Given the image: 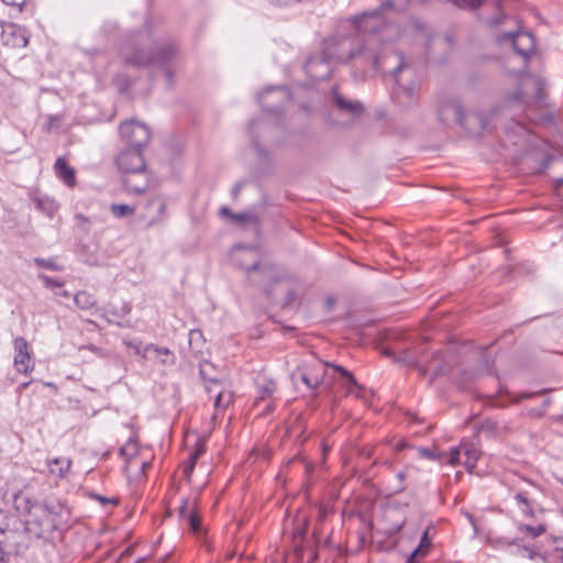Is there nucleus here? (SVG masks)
Returning a JSON list of instances; mask_svg holds the SVG:
<instances>
[{
    "label": "nucleus",
    "instance_id": "1",
    "mask_svg": "<svg viewBox=\"0 0 563 563\" xmlns=\"http://www.w3.org/2000/svg\"><path fill=\"white\" fill-rule=\"evenodd\" d=\"M506 542L512 549L511 554L530 560L540 559L543 563H549L553 552L563 550V538L548 537L544 522L518 525L516 537Z\"/></svg>",
    "mask_w": 563,
    "mask_h": 563
},
{
    "label": "nucleus",
    "instance_id": "2",
    "mask_svg": "<svg viewBox=\"0 0 563 563\" xmlns=\"http://www.w3.org/2000/svg\"><path fill=\"white\" fill-rule=\"evenodd\" d=\"M240 255H235L238 265L247 273L250 283L261 287L269 297L278 284L290 282V276L280 267L271 263L257 261V250L252 246L239 245Z\"/></svg>",
    "mask_w": 563,
    "mask_h": 563
},
{
    "label": "nucleus",
    "instance_id": "3",
    "mask_svg": "<svg viewBox=\"0 0 563 563\" xmlns=\"http://www.w3.org/2000/svg\"><path fill=\"white\" fill-rule=\"evenodd\" d=\"M143 44L144 34L139 32L122 45L120 56L124 65L135 68L165 65L178 54V48L174 43L156 44L152 48H145Z\"/></svg>",
    "mask_w": 563,
    "mask_h": 563
},
{
    "label": "nucleus",
    "instance_id": "4",
    "mask_svg": "<svg viewBox=\"0 0 563 563\" xmlns=\"http://www.w3.org/2000/svg\"><path fill=\"white\" fill-rule=\"evenodd\" d=\"M32 531L29 522L16 515H5L0 521L1 554H19L25 551L31 542Z\"/></svg>",
    "mask_w": 563,
    "mask_h": 563
},
{
    "label": "nucleus",
    "instance_id": "5",
    "mask_svg": "<svg viewBox=\"0 0 563 563\" xmlns=\"http://www.w3.org/2000/svg\"><path fill=\"white\" fill-rule=\"evenodd\" d=\"M439 120L446 124L462 126L471 134L479 135L487 128V120L482 111L465 112L457 100H445L438 108Z\"/></svg>",
    "mask_w": 563,
    "mask_h": 563
},
{
    "label": "nucleus",
    "instance_id": "6",
    "mask_svg": "<svg viewBox=\"0 0 563 563\" xmlns=\"http://www.w3.org/2000/svg\"><path fill=\"white\" fill-rule=\"evenodd\" d=\"M377 37L375 35L368 36L364 43H357L346 54H338L336 59L342 63L357 60L361 66L372 67L378 70L380 67L383 56L376 49Z\"/></svg>",
    "mask_w": 563,
    "mask_h": 563
},
{
    "label": "nucleus",
    "instance_id": "7",
    "mask_svg": "<svg viewBox=\"0 0 563 563\" xmlns=\"http://www.w3.org/2000/svg\"><path fill=\"white\" fill-rule=\"evenodd\" d=\"M120 135L126 143V146L142 150L151 140V131L147 125L136 120H129L120 125Z\"/></svg>",
    "mask_w": 563,
    "mask_h": 563
},
{
    "label": "nucleus",
    "instance_id": "8",
    "mask_svg": "<svg viewBox=\"0 0 563 563\" xmlns=\"http://www.w3.org/2000/svg\"><path fill=\"white\" fill-rule=\"evenodd\" d=\"M328 365V363L318 362L303 369L298 368L291 374V378L295 383L298 379L303 383L312 391L311 395L316 397L318 395L317 389L324 384Z\"/></svg>",
    "mask_w": 563,
    "mask_h": 563
},
{
    "label": "nucleus",
    "instance_id": "9",
    "mask_svg": "<svg viewBox=\"0 0 563 563\" xmlns=\"http://www.w3.org/2000/svg\"><path fill=\"white\" fill-rule=\"evenodd\" d=\"M290 99V92L285 86H271L258 95L262 109L268 113L279 112Z\"/></svg>",
    "mask_w": 563,
    "mask_h": 563
},
{
    "label": "nucleus",
    "instance_id": "10",
    "mask_svg": "<svg viewBox=\"0 0 563 563\" xmlns=\"http://www.w3.org/2000/svg\"><path fill=\"white\" fill-rule=\"evenodd\" d=\"M115 164L120 172L132 175H140L145 170V161L142 150L126 146L121 150L115 158Z\"/></svg>",
    "mask_w": 563,
    "mask_h": 563
},
{
    "label": "nucleus",
    "instance_id": "11",
    "mask_svg": "<svg viewBox=\"0 0 563 563\" xmlns=\"http://www.w3.org/2000/svg\"><path fill=\"white\" fill-rule=\"evenodd\" d=\"M531 84L534 89V95L532 97L525 95L522 91H517L512 97L515 101L522 102L527 106H534L537 108H542L547 106V92L545 89L548 87L547 80L541 76L531 77Z\"/></svg>",
    "mask_w": 563,
    "mask_h": 563
},
{
    "label": "nucleus",
    "instance_id": "12",
    "mask_svg": "<svg viewBox=\"0 0 563 563\" xmlns=\"http://www.w3.org/2000/svg\"><path fill=\"white\" fill-rule=\"evenodd\" d=\"M498 42L509 41L517 53L527 57L534 51V40L531 33L509 31L497 36Z\"/></svg>",
    "mask_w": 563,
    "mask_h": 563
},
{
    "label": "nucleus",
    "instance_id": "13",
    "mask_svg": "<svg viewBox=\"0 0 563 563\" xmlns=\"http://www.w3.org/2000/svg\"><path fill=\"white\" fill-rule=\"evenodd\" d=\"M528 488H516L514 499L517 505L521 507V512L525 517H534L533 506L537 504L536 493L539 492V487L532 482H527Z\"/></svg>",
    "mask_w": 563,
    "mask_h": 563
},
{
    "label": "nucleus",
    "instance_id": "14",
    "mask_svg": "<svg viewBox=\"0 0 563 563\" xmlns=\"http://www.w3.org/2000/svg\"><path fill=\"white\" fill-rule=\"evenodd\" d=\"M332 102L341 114L351 119L360 117L364 112V106L357 100H350L341 95L336 87L332 88Z\"/></svg>",
    "mask_w": 563,
    "mask_h": 563
},
{
    "label": "nucleus",
    "instance_id": "15",
    "mask_svg": "<svg viewBox=\"0 0 563 563\" xmlns=\"http://www.w3.org/2000/svg\"><path fill=\"white\" fill-rule=\"evenodd\" d=\"M395 57L398 59V65L393 70V78L396 86V91L398 95L405 96L407 99L411 100L416 97L418 92V85L416 81L410 80L408 84H401L399 79V74L407 68V63L404 60V57L399 54H396Z\"/></svg>",
    "mask_w": 563,
    "mask_h": 563
},
{
    "label": "nucleus",
    "instance_id": "16",
    "mask_svg": "<svg viewBox=\"0 0 563 563\" xmlns=\"http://www.w3.org/2000/svg\"><path fill=\"white\" fill-rule=\"evenodd\" d=\"M256 388L258 394L256 398V404L258 405L260 401L269 400L265 407L264 412L269 413L274 411L275 405L273 395L276 390V383L266 376H258L256 378Z\"/></svg>",
    "mask_w": 563,
    "mask_h": 563
},
{
    "label": "nucleus",
    "instance_id": "17",
    "mask_svg": "<svg viewBox=\"0 0 563 563\" xmlns=\"http://www.w3.org/2000/svg\"><path fill=\"white\" fill-rule=\"evenodd\" d=\"M303 69L312 79L323 80L330 75L328 62L322 55H314L308 57L303 65Z\"/></svg>",
    "mask_w": 563,
    "mask_h": 563
},
{
    "label": "nucleus",
    "instance_id": "18",
    "mask_svg": "<svg viewBox=\"0 0 563 563\" xmlns=\"http://www.w3.org/2000/svg\"><path fill=\"white\" fill-rule=\"evenodd\" d=\"M1 41L9 47H25L27 45L25 31L16 24L2 26Z\"/></svg>",
    "mask_w": 563,
    "mask_h": 563
},
{
    "label": "nucleus",
    "instance_id": "19",
    "mask_svg": "<svg viewBox=\"0 0 563 563\" xmlns=\"http://www.w3.org/2000/svg\"><path fill=\"white\" fill-rule=\"evenodd\" d=\"M195 503L196 500L191 503L189 499H184L179 507V516L181 519L186 520L192 533L201 534L203 529L200 518L195 510Z\"/></svg>",
    "mask_w": 563,
    "mask_h": 563
},
{
    "label": "nucleus",
    "instance_id": "20",
    "mask_svg": "<svg viewBox=\"0 0 563 563\" xmlns=\"http://www.w3.org/2000/svg\"><path fill=\"white\" fill-rule=\"evenodd\" d=\"M14 345V366L20 373H27L31 364V356L29 353V344L26 340L19 336L13 342Z\"/></svg>",
    "mask_w": 563,
    "mask_h": 563
},
{
    "label": "nucleus",
    "instance_id": "21",
    "mask_svg": "<svg viewBox=\"0 0 563 563\" xmlns=\"http://www.w3.org/2000/svg\"><path fill=\"white\" fill-rule=\"evenodd\" d=\"M123 186L129 192L141 195L145 192L148 187V178L146 176V169L141 172L140 175L128 174L123 179Z\"/></svg>",
    "mask_w": 563,
    "mask_h": 563
},
{
    "label": "nucleus",
    "instance_id": "22",
    "mask_svg": "<svg viewBox=\"0 0 563 563\" xmlns=\"http://www.w3.org/2000/svg\"><path fill=\"white\" fill-rule=\"evenodd\" d=\"M331 366L334 371L339 372L343 376V378H345V380H346L345 387H346L347 394L355 395L356 397H358L361 399L367 400L364 387L356 382L354 375L350 371L345 369L344 367H342L340 365H331Z\"/></svg>",
    "mask_w": 563,
    "mask_h": 563
},
{
    "label": "nucleus",
    "instance_id": "23",
    "mask_svg": "<svg viewBox=\"0 0 563 563\" xmlns=\"http://www.w3.org/2000/svg\"><path fill=\"white\" fill-rule=\"evenodd\" d=\"M461 451L465 455L464 466L468 472H472L476 466V462L481 455V451L473 442H463Z\"/></svg>",
    "mask_w": 563,
    "mask_h": 563
},
{
    "label": "nucleus",
    "instance_id": "24",
    "mask_svg": "<svg viewBox=\"0 0 563 563\" xmlns=\"http://www.w3.org/2000/svg\"><path fill=\"white\" fill-rule=\"evenodd\" d=\"M32 199L35 203L36 209L49 218L54 216L58 208L55 200L46 195L34 194Z\"/></svg>",
    "mask_w": 563,
    "mask_h": 563
},
{
    "label": "nucleus",
    "instance_id": "25",
    "mask_svg": "<svg viewBox=\"0 0 563 563\" xmlns=\"http://www.w3.org/2000/svg\"><path fill=\"white\" fill-rule=\"evenodd\" d=\"M54 169L59 179L66 185L74 186L75 184V169L69 167L64 157H58L54 164Z\"/></svg>",
    "mask_w": 563,
    "mask_h": 563
},
{
    "label": "nucleus",
    "instance_id": "26",
    "mask_svg": "<svg viewBox=\"0 0 563 563\" xmlns=\"http://www.w3.org/2000/svg\"><path fill=\"white\" fill-rule=\"evenodd\" d=\"M206 446L201 441L196 442V449L190 453L188 460L184 462L183 473L187 481H190V476L194 472L198 459L205 453Z\"/></svg>",
    "mask_w": 563,
    "mask_h": 563
},
{
    "label": "nucleus",
    "instance_id": "27",
    "mask_svg": "<svg viewBox=\"0 0 563 563\" xmlns=\"http://www.w3.org/2000/svg\"><path fill=\"white\" fill-rule=\"evenodd\" d=\"M380 23V15L376 11L369 14H364L357 19L358 27L365 32L369 31L371 33H376L378 31L377 25Z\"/></svg>",
    "mask_w": 563,
    "mask_h": 563
},
{
    "label": "nucleus",
    "instance_id": "28",
    "mask_svg": "<svg viewBox=\"0 0 563 563\" xmlns=\"http://www.w3.org/2000/svg\"><path fill=\"white\" fill-rule=\"evenodd\" d=\"M70 465V460L66 457H55L53 460L47 461L49 473L56 475L59 478H63L66 475Z\"/></svg>",
    "mask_w": 563,
    "mask_h": 563
},
{
    "label": "nucleus",
    "instance_id": "29",
    "mask_svg": "<svg viewBox=\"0 0 563 563\" xmlns=\"http://www.w3.org/2000/svg\"><path fill=\"white\" fill-rule=\"evenodd\" d=\"M267 128H268V123L264 119H262V120H252L250 122V131L252 133L253 143H254V146L256 147L257 152L261 155H264L265 151H264V148L261 145L260 134H258L257 130L266 131Z\"/></svg>",
    "mask_w": 563,
    "mask_h": 563
},
{
    "label": "nucleus",
    "instance_id": "30",
    "mask_svg": "<svg viewBox=\"0 0 563 563\" xmlns=\"http://www.w3.org/2000/svg\"><path fill=\"white\" fill-rule=\"evenodd\" d=\"M153 351L157 357H159V362L163 365L174 364L175 357L173 353L167 347L156 346L154 344H148L144 347V353Z\"/></svg>",
    "mask_w": 563,
    "mask_h": 563
},
{
    "label": "nucleus",
    "instance_id": "31",
    "mask_svg": "<svg viewBox=\"0 0 563 563\" xmlns=\"http://www.w3.org/2000/svg\"><path fill=\"white\" fill-rule=\"evenodd\" d=\"M188 343L195 354L202 352L205 340L200 330H190L188 333Z\"/></svg>",
    "mask_w": 563,
    "mask_h": 563
},
{
    "label": "nucleus",
    "instance_id": "32",
    "mask_svg": "<svg viewBox=\"0 0 563 563\" xmlns=\"http://www.w3.org/2000/svg\"><path fill=\"white\" fill-rule=\"evenodd\" d=\"M75 305L79 309L88 310L96 305L95 297L87 291H79L74 297Z\"/></svg>",
    "mask_w": 563,
    "mask_h": 563
},
{
    "label": "nucleus",
    "instance_id": "33",
    "mask_svg": "<svg viewBox=\"0 0 563 563\" xmlns=\"http://www.w3.org/2000/svg\"><path fill=\"white\" fill-rule=\"evenodd\" d=\"M233 401V394L231 390L228 389H221L218 391L216 399H214V408L217 410L225 409L229 407Z\"/></svg>",
    "mask_w": 563,
    "mask_h": 563
},
{
    "label": "nucleus",
    "instance_id": "34",
    "mask_svg": "<svg viewBox=\"0 0 563 563\" xmlns=\"http://www.w3.org/2000/svg\"><path fill=\"white\" fill-rule=\"evenodd\" d=\"M110 209L115 218H124L134 213V208L129 205L113 203Z\"/></svg>",
    "mask_w": 563,
    "mask_h": 563
},
{
    "label": "nucleus",
    "instance_id": "35",
    "mask_svg": "<svg viewBox=\"0 0 563 563\" xmlns=\"http://www.w3.org/2000/svg\"><path fill=\"white\" fill-rule=\"evenodd\" d=\"M409 1L410 0H384L382 2V8L404 11L408 7Z\"/></svg>",
    "mask_w": 563,
    "mask_h": 563
},
{
    "label": "nucleus",
    "instance_id": "36",
    "mask_svg": "<svg viewBox=\"0 0 563 563\" xmlns=\"http://www.w3.org/2000/svg\"><path fill=\"white\" fill-rule=\"evenodd\" d=\"M137 453L136 442L130 439L121 449L120 454L125 459H132Z\"/></svg>",
    "mask_w": 563,
    "mask_h": 563
},
{
    "label": "nucleus",
    "instance_id": "37",
    "mask_svg": "<svg viewBox=\"0 0 563 563\" xmlns=\"http://www.w3.org/2000/svg\"><path fill=\"white\" fill-rule=\"evenodd\" d=\"M113 81L121 92L128 91L132 85V80L123 74H118Z\"/></svg>",
    "mask_w": 563,
    "mask_h": 563
},
{
    "label": "nucleus",
    "instance_id": "38",
    "mask_svg": "<svg viewBox=\"0 0 563 563\" xmlns=\"http://www.w3.org/2000/svg\"><path fill=\"white\" fill-rule=\"evenodd\" d=\"M169 63L170 62H167L165 65H156L155 67H158V68H162L163 70V76L166 80V85L167 87H172L173 84H174V78H175V71L174 69L169 66Z\"/></svg>",
    "mask_w": 563,
    "mask_h": 563
},
{
    "label": "nucleus",
    "instance_id": "39",
    "mask_svg": "<svg viewBox=\"0 0 563 563\" xmlns=\"http://www.w3.org/2000/svg\"><path fill=\"white\" fill-rule=\"evenodd\" d=\"M452 2L461 9H477L484 3V0H452Z\"/></svg>",
    "mask_w": 563,
    "mask_h": 563
},
{
    "label": "nucleus",
    "instance_id": "40",
    "mask_svg": "<svg viewBox=\"0 0 563 563\" xmlns=\"http://www.w3.org/2000/svg\"><path fill=\"white\" fill-rule=\"evenodd\" d=\"M34 262L38 267L47 268V269L54 271V272L62 271V267L59 265H57L53 260H45V258L36 257L34 260Z\"/></svg>",
    "mask_w": 563,
    "mask_h": 563
},
{
    "label": "nucleus",
    "instance_id": "41",
    "mask_svg": "<svg viewBox=\"0 0 563 563\" xmlns=\"http://www.w3.org/2000/svg\"><path fill=\"white\" fill-rule=\"evenodd\" d=\"M38 278L44 283L46 288H55V287H63V283L59 280H56L47 275L40 274Z\"/></svg>",
    "mask_w": 563,
    "mask_h": 563
},
{
    "label": "nucleus",
    "instance_id": "42",
    "mask_svg": "<svg viewBox=\"0 0 563 563\" xmlns=\"http://www.w3.org/2000/svg\"><path fill=\"white\" fill-rule=\"evenodd\" d=\"M506 540H512V538H505V537L495 538V539H490L489 542L492 543V545L494 548H507L509 550V552L511 553L512 549L509 547V544L506 542Z\"/></svg>",
    "mask_w": 563,
    "mask_h": 563
},
{
    "label": "nucleus",
    "instance_id": "43",
    "mask_svg": "<svg viewBox=\"0 0 563 563\" xmlns=\"http://www.w3.org/2000/svg\"><path fill=\"white\" fill-rule=\"evenodd\" d=\"M418 452L422 457H426V459H429L432 461H438L440 459L439 455L429 448H419Z\"/></svg>",
    "mask_w": 563,
    "mask_h": 563
},
{
    "label": "nucleus",
    "instance_id": "44",
    "mask_svg": "<svg viewBox=\"0 0 563 563\" xmlns=\"http://www.w3.org/2000/svg\"><path fill=\"white\" fill-rule=\"evenodd\" d=\"M462 451H461V446L459 448H452L451 451H450V459H449V463L451 465H456L460 461V455H461Z\"/></svg>",
    "mask_w": 563,
    "mask_h": 563
},
{
    "label": "nucleus",
    "instance_id": "45",
    "mask_svg": "<svg viewBox=\"0 0 563 563\" xmlns=\"http://www.w3.org/2000/svg\"><path fill=\"white\" fill-rule=\"evenodd\" d=\"M297 299H298L297 291L294 290V289H289L287 291L286 297H285V305L286 306H291V305H294L297 301Z\"/></svg>",
    "mask_w": 563,
    "mask_h": 563
},
{
    "label": "nucleus",
    "instance_id": "46",
    "mask_svg": "<svg viewBox=\"0 0 563 563\" xmlns=\"http://www.w3.org/2000/svg\"><path fill=\"white\" fill-rule=\"evenodd\" d=\"M244 185H245V181L241 180V181H238L233 186L232 191H231V196H232L233 200H236L239 198V195H240L242 188L244 187Z\"/></svg>",
    "mask_w": 563,
    "mask_h": 563
},
{
    "label": "nucleus",
    "instance_id": "47",
    "mask_svg": "<svg viewBox=\"0 0 563 563\" xmlns=\"http://www.w3.org/2000/svg\"><path fill=\"white\" fill-rule=\"evenodd\" d=\"M430 545H431V540L428 536V531H424L420 538V542H419L418 547H420L421 549L423 548V549L428 550L430 548Z\"/></svg>",
    "mask_w": 563,
    "mask_h": 563
},
{
    "label": "nucleus",
    "instance_id": "48",
    "mask_svg": "<svg viewBox=\"0 0 563 563\" xmlns=\"http://www.w3.org/2000/svg\"><path fill=\"white\" fill-rule=\"evenodd\" d=\"M231 219L234 220V221L241 222V221L253 219V216L251 213H245V212H241V213H233L232 212Z\"/></svg>",
    "mask_w": 563,
    "mask_h": 563
},
{
    "label": "nucleus",
    "instance_id": "49",
    "mask_svg": "<svg viewBox=\"0 0 563 563\" xmlns=\"http://www.w3.org/2000/svg\"><path fill=\"white\" fill-rule=\"evenodd\" d=\"M406 362H407V365H408V366L417 367V368H419V371H420V373H421L422 375H427V373H428L429 368H426L424 366H421V365H420V362H421V361L408 360V361H406Z\"/></svg>",
    "mask_w": 563,
    "mask_h": 563
},
{
    "label": "nucleus",
    "instance_id": "50",
    "mask_svg": "<svg viewBox=\"0 0 563 563\" xmlns=\"http://www.w3.org/2000/svg\"><path fill=\"white\" fill-rule=\"evenodd\" d=\"M411 553H412V556H417V559H420V558H423L427 555L428 550L417 547Z\"/></svg>",
    "mask_w": 563,
    "mask_h": 563
},
{
    "label": "nucleus",
    "instance_id": "51",
    "mask_svg": "<svg viewBox=\"0 0 563 563\" xmlns=\"http://www.w3.org/2000/svg\"><path fill=\"white\" fill-rule=\"evenodd\" d=\"M200 374L207 383L219 384L220 379L208 377L203 367L200 368Z\"/></svg>",
    "mask_w": 563,
    "mask_h": 563
},
{
    "label": "nucleus",
    "instance_id": "52",
    "mask_svg": "<svg viewBox=\"0 0 563 563\" xmlns=\"http://www.w3.org/2000/svg\"><path fill=\"white\" fill-rule=\"evenodd\" d=\"M406 477H407V472L406 471H401V472H399L397 474V478H398V481L401 484L399 490H404L405 489L404 482L406 481Z\"/></svg>",
    "mask_w": 563,
    "mask_h": 563
},
{
    "label": "nucleus",
    "instance_id": "53",
    "mask_svg": "<svg viewBox=\"0 0 563 563\" xmlns=\"http://www.w3.org/2000/svg\"><path fill=\"white\" fill-rule=\"evenodd\" d=\"M5 4L11 7H22L25 0H2Z\"/></svg>",
    "mask_w": 563,
    "mask_h": 563
},
{
    "label": "nucleus",
    "instance_id": "54",
    "mask_svg": "<svg viewBox=\"0 0 563 563\" xmlns=\"http://www.w3.org/2000/svg\"><path fill=\"white\" fill-rule=\"evenodd\" d=\"M505 18H506V16H505L504 14H500V15H498V16H496V18H494V19H492L489 23H490V25H493V26H497V25H499V24L503 22V20H504Z\"/></svg>",
    "mask_w": 563,
    "mask_h": 563
},
{
    "label": "nucleus",
    "instance_id": "55",
    "mask_svg": "<svg viewBox=\"0 0 563 563\" xmlns=\"http://www.w3.org/2000/svg\"><path fill=\"white\" fill-rule=\"evenodd\" d=\"M103 27L107 29L108 33H110L111 31L115 30L117 23L112 21H107Z\"/></svg>",
    "mask_w": 563,
    "mask_h": 563
},
{
    "label": "nucleus",
    "instance_id": "56",
    "mask_svg": "<svg viewBox=\"0 0 563 563\" xmlns=\"http://www.w3.org/2000/svg\"><path fill=\"white\" fill-rule=\"evenodd\" d=\"M95 498L97 500H99L102 505L114 504V501L108 499L107 497L100 496V495H95Z\"/></svg>",
    "mask_w": 563,
    "mask_h": 563
},
{
    "label": "nucleus",
    "instance_id": "57",
    "mask_svg": "<svg viewBox=\"0 0 563 563\" xmlns=\"http://www.w3.org/2000/svg\"><path fill=\"white\" fill-rule=\"evenodd\" d=\"M548 391H550V389H541L538 393H527V394L522 395V398H530V397H532L534 395H543V394H547Z\"/></svg>",
    "mask_w": 563,
    "mask_h": 563
},
{
    "label": "nucleus",
    "instance_id": "58",
    "mask_svg": "<svg viewBox=\"0 0 563 563\" xmlns=\"http://www.w3.org/2000/svg\"><path fill=\"white\" fill-rule=\"evenodd\" d=\"M220 214H221V216H228V217H230V218H231L232 211H231V210H230V208H228V207H222V208L220 209Z\"/></svg>",
    "mask_w": 563,
    "mask_h": 563
},
{
    "label": "nucleus",
    "instance_id": "59",
    "mask_svg": "<svg viewBox=\"0 0 563 563\" xmlns=\"http://www.w3.org/2000/svg\"><path fill=\"white\" fill-rule=\"evenodd\" d=\"M551 162H552V157L551 156L545 157L543 163H542V169H547L550 166Z\"/></svg>",
    "mask_w": 563,
    "mask_h": 563
},
{
    "label": "nucleus",
    "instance_id": "60",
    "mask_svg": "<svg viewBox=\"0 0 563 563\" xmlns=\"http://www.w3.org/2000/svg\"><path fill=\"white\" fill-rule=\"evenodd\" d=\"M407 446H408V445H407V443H406V442H399V443H397V444H396L395 449H396L397 451H401V450L406 449Z\"/></svg>",
    "mask_w": 563,
    "mask_h": 563
},
{
    "label": "nucleus",
    "instance_id": "61",
    "mask_svg": "<svg viewBox=\"0 0 563 563\" xmlns=\"http://www.w3.org/2000/svg\"><path fill=\"white\" fill-rule=\"evenodd\" d=\"M417 556H412V553L407 558L406 563H418Z\"/></svg>",
    "mask_w": 563,
    "mask_h": 563
},
{
    "label": "nucleus",
    "instance_id": "62",
    "mask_svg": "<svg viewBox=\"0 0 563 563\" xmlns=\"http://www.w3.org/2000/svg\"><path fill=\"white\" fill-rule=\"evenodd\" d=\"M552 402V399L550 397L545 398L543 404H542V407L543 409H547Z\"/></svg>",
    "mask_w": 563,
    "mask_h": 563
},
{
    "label": "nucleus",
    "instance_id": "63",
    "mask_svg": "<svg viewBox=\"0 0 563 563\" xmlns=\"http://www.w3.org/2000/svg\"><path fill=\"white\" fill-rule=\"evenodd\" d=\"M431 369L433 371V374H432V375H433V377H435V376H438V375H440V374L442 373V368H441V367H439V366L433 367V368H431Z\"/></svg>",
    "mask_w": 563,
    "mask_h": 563
},
{
    "label": "nucleus",
    "instance_id": "64",
    "mask_svg": "<svg viewBox=\"0 0 563 563\" xmlns=\"http://www.w3.org/2000/svg\"><path fill=\"white\" fill-rule=\"evenodd\" d=\"M56 296L68 298L69 292L67 290H60V291L56 292Z\"/></svg>",
    "mask_w": 563,
    "mask_h": 563
}]
</instances>
